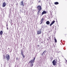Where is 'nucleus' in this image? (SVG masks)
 <instances>
[{"label": "nucleus", "instance_id": "0eeeda50", "mask_svg": "<svg viewBox=\"0 0 67 67\" xmlns=\"http://www.w3.org/2000/svg\"><path fill=\"white\" fill-rule=\"evenodd\" d=\"M47 13V12L45 11H43L41 13L42 15H43V14H46Z\"/></svg>", "mask_w": 67, "mask_h": 67}, {"label": "nucleus", "instance_id": "5701e85b", "mask_svg": "<svg viewBox=\"0 0 67 67\" xmlns=\"http://www.w3.org/2000/svg\"><path fill=\"white\" fill-rule=\"evenodd\" d=\"M7 30H8V27H7Z\"/></svg>", "mask_w": 67, "mask_h": 67}, {"label": "nucleus", "instance_id": "20e7f679", "mask_svg": "<svg viewBox=\"0 0 67 67\" xmlns=\"http://www.w3.org/2000/svg\"><path fill=\"white\" fill-rule=\"evenodd\" d=\"M20 5L22 6L23 7H24V2H23V1H21L20 2Z\"/></svg>", "mask_w": 67, "mask_h": 67}, {"label": "nucleus", "instance_id": "4468645a", "mask_svg": "<svg viewBox=\"0 0 67 67\" xmlns=\"http://www.w3.org/2000/svg\"><path fill=\"white\" fill-rule=\"evenodd\" d=\"M2 34H3V31H1L0 32V34L1 35H2Z\"/></svg>", "mask_w": 67, "mask_h": 67}, {"label": "nucleus", "instance_id": "f8f14e48", "mask_svg": "<svg viewBox=\"0 0 67 67\" xmlns=\"http://www.w3.org/2000/svg\"><path fill=\"white\" fill-rule=\"evenodd\" d=\"M54 4L56 5H57V4H59V3L57 2H56L54 3Z\"/></svg>", "mask_w": 67, "mask_h": 67}, {"label": "nucleus", "instance_id": "423d86ee", "mask_svg": "<svg viewBox=\"0 0 67 67\" xmlns=\"http://www.w3.org/2000/svg\"><path fill=\"white\" fill-rule=\"evenodd\" d=\"M52 63L53 66H55V65H56V63L55 60H54L52 62Z\"/></svg>", "mask_w": 67, "mask_h": 67}, {"label": "nucleus", "instance_id": "2eb2a0df", "mask_svg": "<svg viewBox=\"0 0 67 67\" xmlns=\"http://www.w3.org/2000/svg\"><path fill=\"white\" fill-rule=\"evenodd\" d=\"M54 41H55V43H57V40H56V38H55V37H54Z\"/></svg>", "mask_w": 67, "mask_h": 67}, {"label": "nucleus", "instance_id": "7ed1b4c3", "mask_svg": "<svg viewBox=\"0 0 67 67\" xmlns=\"http://www.w3.org/2000/svg\"><path fill=\"white\" fill-rule=\"evenodd\" d=\"M37 9L38 10V11H41L42 9V6L40 5H38L37 6Z\"/></svg>", "mask_w": 67, "mask_h": 67}, {"label": "nucleus", "instance_id": "39448f33", "mask_svg": "<svg viewBox=\"0 0 67 67\" xmlns=\"http://www.w3.org/2000/svg\"><path fill=\"white\" fill-rule=\"evenodd\" d=\"M42 29H40L39 30L37 31V34H40L42 33Z\"/></svg>", "mask_w": 67, "mask_h": 67}, {"label": "nucleus", "instance_id": "9d476101", "mask_svg": "<svg viewBox=\"0 0 67 67\" xmlns=\"http://www.w3.org/2000/svg\"><path fill=\"white\" fill-rule=\"evenodd\" d=\"M43 21H44V18H42L41 19V21L40 24H42V23H43Z\"/></svg>", "mask_w": 67, "mask_h": 67}, {"label": "nucleus", "instance_id": "a878e982", "mask_svg": "<svg viewBox=\"0 0 67 67\" xmlns=\"http://www.w3.org/2000/svg\"><path fill=\"white\" fill-rule=\"evenodd\" d=\"M54 27H53V29H54Z\"/></svg>", "mask_w": 67, "mask_h": 67}, {"label": "nucleus", "instance_id": "9b49d317", "mask_svg": "<svg viewBox=\"0 0 67 67\" xmlns=\"http://www.w3.org/2000/svg\"><path fill=\"white\" fill-rule=\"evenodd\" d=\"M46 24L47 25H49L50 24V22L49 21H47L46 22Z\"/></svg>", "mask_w": 67, "mask_h": 67}, {"label": "nucleus", "instance_id": "f257e3e1", "mask_svg": "<svg viewBox=\"0 0 67 67\" xmlns=\"http://www.w3.org/2000/svg\"><path fill=\"white\" fill-rule=\"evenodd\" d=\"M4 59H6L7 60H9L10 59V55L8 54L6 55L5 56L3 55Z\"/></svg>", "mask_w": 67, "mask_h": 67}, {"label": "nucleus", "instance_id": "1a4fd4ad", "mask_svg": "<svg viewBox=\"0 0 67 67\" xmlns=\"http://www.w3.org/2000/svg\"><path fill=\"white\" fill-rule=\"evenodd\" d=\"M55 22V21H54V20H53L52 22V23H51V24L50 25V26H52V25Z\"/></svg>", "mask_w": 67, "mask_h": 67}, {"label": "nucleus", "instance_id": "aec40b11", "mask_svg": "<svg viewBox=\"0 0 67 67\" xmlns=\"http://www.w3.org/2000/svg\"><path fill=\"white\" fill-rule=\"evenodd\" d=\"M44 53L43 52V53H42V56H43V55H44Z\"/></svg>", "mask_w": 67, "mask_h": 67}, {"label": "nucleus", "instance_id": "f03ea898", "mask_svg": "<svg viewBox=\"0 0 67 67\" xmlns=\"http://www.w3.org/2000/svg\"><path fill=\"white\" fill-rule=\"evenodd\" d=\"M29 63H31L30 67H33V63H34V62L33 61V59L31 60L29 62Z\"/></svg>", "mask_w": 67, "mask_h": 67}, {"label": "nucleus", "instance_id": "4be33fe9", "mask_svg": "<svg viewBox=\"0 0 67 67\" xmlns=\"http://www.w3.org/2000/svg\"><path fill=\"white\" fill-rule=\"evenodd\" d=\"M38 2H39V3L40 2H41V1H40V0L38 1Z\"/></svg>", "mask_w": 67, "mask_h": 67}, {"label": "nucleus", "instance_id": "b1692460", "mask_svg": "<svg viewBox=\"0 0 67 67\" xmlns=\"http://www.w3.org/2000/svg\"><path fill=\"white\" fill-rule=\"evenodd\" d=\"M37 46H38V47H39V46H40V45H37Z\"/></svg>", "mask_w": 67, "mask_h": 67}, {"label": "nucleus", "instance_id": "dca6fc26", "mask_svg": "<svg viewBox=\"0 0 67 67\" xmlns=\"http://www.w3.org/2000/svg\"><path fill=\"white\" fill-rule=\"evenodd\" d=\"M35 57L33 59V60H32V61H33L34 62V61L35 60Z\"/></svg>", "mask_w": 67, "mask_h": 67}, {"label": "nucleus", "instance_id": "f3484780", "mask_svg": "<svg viewBox=\"0 0 67 67\" xmlns=\"http://www.w3.org/2000/svg\"><path fill=\"white\" fill-rule=\"evenodd\" d=\"M43 53H46V51L45 50L43 52Z\"/></svg>", "mask_w": 67, "mask_h": 67}, {"label": "nucleus", "instance_id": "6e6552de", "mask_svg": "<svg viewBox=\"0 0 67 67\" xmlns=\"http://www.w3.org/2000/svg\"><path fill=\"white\" fill-rule=\"evenodd\" d=\"M6 5V3L5 2H4L3 3L2 7H5Z\"/></svg>", "mask_w": 67, "mask_h": 67}, {"label": "nucleus", "instance_id": "393cba45", "mask_svg": "<svg viewBox=\"0 0 67 67\" xmlns=\"http://www.w3.org/2000/svg\"><path fill=\"white\" fill-rule=\"evenodd\" d=\"M66 63H67V60H66Z\"/></svg>", "mask_w": 67, "mask_h": 67}, {"label": "nucleus", "instance_id": "a211bd4d", "mask_svg": "<svg viewBox=\"0 0 67 67\" xmlns=\"http://www.w3.org/2000/svg\"><path fill=\"white\" fill-rule=\"evenodd\" d=\"M22 55L23 58H24V57H25V56H24V54H23Z\"/></svg>", "mask_w": 67, "mask_h": 67}, {"label": "nucleus", "instance_id": "6ab92c4d", "mask_svg": "<svg viewBox=\"0 0 67 67\" xmlns=\"http://www.w3.org/2000/svg\"><path fill=\"white\" fill-rule=\"evenodd\" d=\"M21 54L22 55H24L23 53V52H21Z\"/></svg>", "mask_w": 67, "mask_h": 67}, {"label": "nucleus", "instance_id": "412c9836", "mask_svg": "<svg viewBox=\"0 0 67 67\" xmlns=\"http://www.w3.org/2000/svg\"><path fill=\"white\" fill-rule=\"evenodd\" d=\"M6 26L7 27V26H8V24H7L6 25Z\"/></svg>", "mask_w": 67, "mask_h": 67}, {"label": "nucleus", "instance_id": "ddd939ff", "mask_svg": "<svg viewBox=\"0 0 67 67\" xmlns=\"http://www.w3.org/2000/svg\"><path fill=\"white\" fill-rule=\"evenodd\" d=\"M40 10H38L37 12V14L38 15H40Z\"/></svg>", "mask_w": 67, "mask_h": 67}]
</instances>
